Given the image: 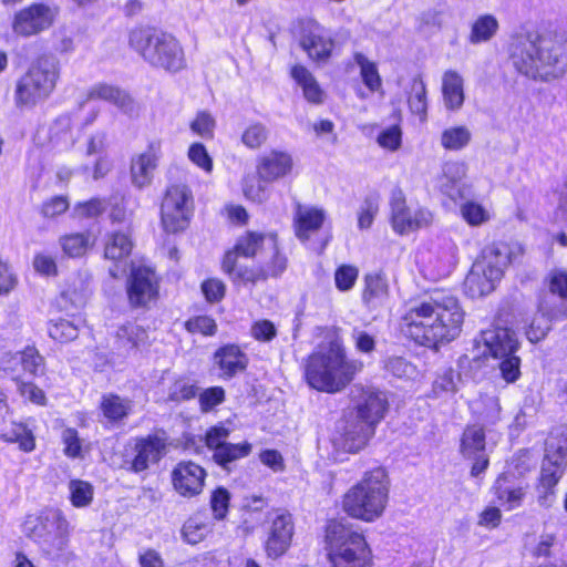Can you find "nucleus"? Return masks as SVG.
<instances>
[{
	"mask_svg": "<svg viewBox=\"0 0 567 567\" xmlns=\"http://www.w3.org/2000/svg\"><path fill=\"white\" fill-rule=\"evenodd\" d=\"M464 317L456 297L434 292L411 305L403 320L409 336L416 343L439 349L460 337Z\"/></svg>",
	"mask_w": 567,
	"mask_h": 567,
	"instance_id": "obj_1",
	"label": "nucleus"
},
{
	"mask_svg": "<svg viewBox=\"0 0 567 567\" xmlns=\"http://www.w3.org/2000/svg\"><path fill=\"white\" fill-rule=\"evenodd\" d=\"M508 54L520 74L533 80L549 81L567 69V38L553 32L519 33L512 38Z\"/></svg>",
	"mask_w": 567,
	"mask_h": 567,
	"instance_id": "obj_2",
	"label": "nucleus"
},
{
	"mask_svg": "<svg viewBox=\"0 0 567 567\" xmlns=\"http://www.w3.org/2000/svg\"><path fill=\"white\" fill-rule=\"evenodd\" d=\"M523 255L524 248L516 243L493 241L485 245L465 278L466 292L472 298L489 295L511 264Z\"/></svg>",
	"mask_w": 567,
	"mask_h": 567,
	"instance_id": "obj_3",
	"label": "nucleus"
},
{
	"mask_svg": "<svg viewBox=\"0 0 567 567\" xmlns=\"http://www.w3.org/2000/svg\"><path fill=\"white\" fill-rule=\"evenodd\" d=\"M362 367L360 361L348 360L343 349L331 346L309 357L306 379L311 388L334 393L343 390Z\"/></svg>",
	"mask_w": 567,
	"mask_h": 567,
	"instance_id": "obj_4",
	"label": "nucleus"
},
{
	"mask_svg": "<svg viewBox=\"0 0 567 567\" xmlns=\"http://www.w3.org/2000/svg\"><path fill=\"white\" fill-rule=\"evenodd\" d=\"M389 481L384 468L375 467L365 472L343 497V509L353 518L373 522L379 518L386 506Z\"/></svg>",
	"mask_w": 567,
	"mask_h": 567,
	"instance_id": "obj_5",
	"label": "nucleus"
},
{
	"mask_svg": "<svg viewBox=\"0 0 567 567\" xmlns=\"http://www.w3.org/2000/svg\"><path fill=\"white\" fill-rule=\"evenodd\" d=\"M130 45L150 65L171 73L186 68L185 52L172 34L151 28H136L130 33Z\"/></svg>",
	"mask_w": 567,
	"mask_h": 567,
	"instance_id": "obj_6",
	"label": "nucleus"
},
{
	"mask_svg": "<svg viewBox=\"0 0 567 567\" xmlns=\"http://www.w3.org/2000/svg\"><path fill=\"white\" fill-rule=\"evenodd\" d=\"M60 78V65L52 55L39 56L17 81L14 103L18 107L34 106L54 91Z\"/></svg>",
	"mask_w": 567,
	"mask_h": 567,
	"instance_id": "obj_7",
	"label": "nucleus"
},
{
	"mask_svg": "<svg viewBox=\"0 0 567 567\" xmlns=\"http://www.w3.org/2000/svg\"><path fill=\"white\" fill-rule=\"evenodd\" d=\"M326 539L333 567H370L371 550L364 537L341 522L327 526Z\"/></svg>",
	"mask_w": 567,
	"mask_h": 567,
	"instance_id": "obj_8",
	"label": "nucleus"
},
{
	"mask_svg": "<svg viewBox=\"0 0 567 567\" xmlns=\"http://www.w3.org/2000/svg\"><path fill=\"white\" fill-rule=\"evenodd\" d=\"M566 457L567 437L550 436L546 441L545 457L537 485V502L543 507H549L554 503L555 486L564 474Z\"/></svg>",
	"mask_w": 567,
	"mask_h": 567,
	"instance_id": "obj_9",
	"label": "nucleus"
},
{
	"mask_svg": "<svg viewBox=\"0 0 567 567\" xmlns=\"http://www.w3.org/2000/svg\"><path fill=\"white\" fill-rule=\"evenodd\" d=\"M192 207L193 196L186 185L169 186L161 206L164 229L173 234L184 230L188 225Z\"/></svg>",
	"mask_w": 567,
	"mask_h": 567,
	"instance_id": "obj_10",
	"label": "nucleus"
},
{
	"mask_svg": "<svg viewBox=\"0 0 567 567\" xmlns=\"http://www.w3.org/2000/svg\"><path fill=\"white\" fill-rule=\"evenodd\" d=\"M390 207L392 228L399 235L429 227L433 223L431 210L426 207L408 205L405 195L400 188L392 190Z\"/></svg>",
	"mask_w": 567,
	"mask_h": 567,
	"instance_id": "obj_11",
	"label": "nucleus"
},
{
	"mask_svg": "<svg viewBox=\"0 0 567 567\" xmlns=\"http://www.w3.org/2000/svg\"><path fill=\"white\" fill-rule=\"evenodd\" d=\"M474 342L476 351L473 355L474 362H478L481 357L495 360L504 358V355H509L512 352H517L519 348L516 333L505 327H492L483 330Z\"/></svg>",
	"mask_w": 567,
	"mask_h": 567,
	"instance_id": "obj_12",
	"label": "nucleus"
},
{
	"mask_svg": "<svg viewBox=\"0 0 567 567\" xmlns=\"http://www.w3.org/2000/svg\"><path fill=\"white\" fill-rule=\"evenodd\" d=\"M337 45L336 39L320 23L308 20L300 37V47L308 58L315 62H328Z\"/></svg>",
	"mask_w": 567,
	"mask_h": 567,
	"instance_id": "obj_13",
	"label": "nucleus"
},
{
	"mask_svg": "<svg viewBox=\"0 0 567 567\" xmlns=\"http://www.w3.org/2000/svg\"><path fill=\"white\" fill-rule=\"evenodd\" d=\"M352 395L354 414L351 416L375 427L384 417L388 409L384 393L374 388L355 385Z\"/></svg>",
	"mask_w": 567,
	"mask_h": 567,
	"instance_id": "obj_14",
	"label": "nucleus"
},
{
	"mask_svg": "<svg viewBox=\"0 0 567 567\" xmlns=\"http://www.w3.org/2000/svg\"><path fill=\"white\" fill-rule=\"evenodd\" d=\"M55 11L43 3H33L16 13L12 29L21 37L38 34L51 27Z\"/></svg>",
	"mask_w": 567,
	"mask_h": 567,
	"instance_id": "obj_15",
	"label": "nucleus"
},
{
	"mask_svg": "<svg viewBox=\"0 0 567 567\" xmlns=\"http://www.w3.org/2000/svg\"><path fill=\"white\" fill-rule=\"evenodd\" d=\"M161 157L162 143L158 140L151 141L143 152L132 156L130 173L135 187L142 189L153 183Z\"/></svg>",
	"mask_w": 567,
	"mask_h": 567,
	"instance_id": "obj_16",
	"label": "nucleus"
},
{
	"mask_svg": "<svg viewBox=\"0 0 567 567\" xmlns=\"http://www.w3.org/2000/svg\"><path fill=\"white\" fill-rule=\"evenodd\" d=\"M158 279L155 271L145 266L133 267L128 279L127 295L132 306L141 307L156 298Z\"/></svg>",
	"mask_w": 567,
	"mask_h": 567,
	"instance_id": "obj_17",
	"label": "nucleus"
},
{
	"mask_svg": "<svg viewBox=\"0 0 567 567\" xmlns=\"http://www.w3.org/2000/svg\"><path fill=\"white\" fill-rule=\"evenodd\" d=\"M485 431L477 424L468 425L461 439V453L464 457L473 460L471 475L477 477L489 464L488 456L485 453Z\"/></svg>",
	"mask_w": 567,
	"mask_h": 567,
	"instance_id": "obj_18",
	"label": "nucleus"
},
{
	"mask_svg": "<svg viewBox=\"0 0 567 567\" xmlns=\"http://www.w3.org/2000/svg\"><path fill=\"white\" fill-rule=\"evenodd\" d=\"M468 166L463 161H447L442 166V176L440 177V190L453 202L466 198L471 195V185L464 179L467 175Z\"/></svg>",
	"mask_w": 567,
	"mask_h": 567,
	"instance_id": "obj_19",
	"label": "nucleus"
},
{
	"mask_svg": "<svg viewBox=\"0 0 567 567\" xmlns=\"http://www.w3.org/2000/svg\"><path fill=\"white\" fill-rule=\"evenodd\" d=\"M205 478L206 471L190 461L179 462L172 471L174 489L183 497H194L200 494Z\"/></svg>",
	"mask_w": 567,
	"mask_h": 567,
	"instance_id": "obj_20",
	"label": "nucleus"
},
{
	"mask_svg": "<svg viewBox=\"0 0 567 567\" xmlns=\"http://www.w3.org/2000/svg\"><path fill=\"white\" fill-rule=\"evenodd\" d=\"M374 433V426L351 416L346 421L339 436L334 439V445L344 452L358 453L365 447Z\"/></svg>",
	"mask_w": 567,
	"mask_h": 567,
	"instance_id": "obj_21",
	"label": "nucleus"
},
{
	"mask_svg": "<svg viewBox=\"0 0 567 567\" xmlns=\"http://www.w3.org/2000/svg\"><path fill=\"white\" fill-rule=\"evenodd\" d=\"M293 159L288 152L271 150L258 158L257 174L264 182H275L290 174Z\"/></svg>",
	"mask_w": 567,
	"mask_h": 567,
	"instance_id": "obj_22",
	"label": "nucleus"
},
{
	"mask_svg": "<svg viewBox=\"0 0 567 567\" xmlns=\"http://www.w3.org/2000/svg\"><path fill=\"white\" fill-rule=\"evenodd\" d=\"M293 533L290 514L278 513L271 519L266 549L270 557L282 555L288 548Z\"/></svg>",
	"mask_w": 567,
	"mask_h": 567,
	"instance_id": "obj_23",
	"label": "nucleus"
},
{
	"mask_svg": "<svg viewBox=\"0 0 567 567\" xmlns=\"http://www.w3.org/2000/svg\"><path fill=\"white\" fill-rule=\"evenodd\" d=\"M86 100H102L114 104L122 112L132 115L135 112V103L132 96L121 87L99 82L90 87Z\"/></svg>",
	"mask_w": 567,
	"mask_h": 567,
	"instance_id": "obj_24",
	"label": "nucleus"
},
{
	"mask_svg": "<svg viewBox=\"0 0 567 567\" xmlns=\"http://www.w3.org/2000/svg\"><path fill=\"white\" fill-rule=\"evenodd\" d=\"M326 219V212L315 206L298 204L295 212V231L301 241L308 240L322 226Z\"/></svg>",
	"mask_w": 567,
	"mask_h": 567,
	"instance_id": "obj_25",
	"label": "nucleus"
},
{
	"mask_svg": "<svg viewBox=\"0 0 567 567\" xmlns=\"http://www.w3.org/2000/svg\"><path fill=\"white\" fill-rule=\"evenodd\" d=\"M164 440L157 436L141 439L135 444L136 455L131 463V470L138 473L148 468L150 464L161 460L165 451Z\"/></svg>",
	"mask_w": 567,
	"mask_h": 567,
	"instance_id": "obj_26",
	"label": "nucleus"
},
{
	"mask_svg": "<svg viewBox=\"0 0 567 567\" xmlns=\"http://www.w3.org/2000/svg\"><path fill=\"white\" fill-rule=\"evenodd\" d=\"M223 268L237 285L256 286L268 279L260 266L248 267L237 264L233 252L225 256Z\"/></svg>",
	"mask_w": 567,
	"mask_h": 567,
	"instance_id": "obj_27",
	"label": "nucleus"
},
{
	"mask_svg": "<svg viewBox=\"0 0 567 567\" xmlns=\"http://www.w3.org/2000/svg\"><path fill=\"white\" fill-rule=\"evenodd\" d=\"M389 298V286L381 274H368L364 277L362 301L369 310L383 307Z\"/></svg>",
	"mask_w": 567,
	"mask_h": 567,
	"instance_id": "obj_28",
	"label": "nucleus"
},
{
	"mask_svg": "<svg viewBox=\"0 0 567 567\" xmlns=\"http://www.w3.org/2000/svg\"><path fill=\"white\" fill-rule=\"evenodd\" d=\"M265 244V251L258 257V266L267 278H277L287 268V257L279 250L276 237H269Z\"/></svg>",
	"mask_w": 567,
	"mask_h": 567,
	"instance_id": "obj_29",
	"label": "nucleus"
},
{
	"mask_svg": "<svg viewBox=\"0 0 567 567\" xmlns=\"http://www.w3.org/2000/svg\"><path fill=\"white\" fill-rule=\"evenodd\" d=\"M215 360L224 378H233L247 367V357L237 346H225L216 351Z\"/></svg>",
	"mask_w": 567,
	"mask_h": 567,
	"instance_id": "obj_30",
	"label": "nucleus"
},
{
	"mask_svg": "<svg viewBox=\"0 0 567 567\" xmlns=\"http://www.w3.org/2000/svg\"><path fill=\"white\" fill-rule=\"evenodd\" d=\"M442 94L449 110H458L464 103L463 78L453 70L444 72L442 78Z\"/></svg>",
	"mask_w": 567,
	"mask_h": 567,
	"instance_id": "obj_31",
	"label": "nucleus"
},
{
	"mask_svg": "<svg viewBox=\"0 0 567 567\" xmlns=\"http://www.w3.org/2000/svg\"><path fill=\"white\" fill-rule=\"evenodd\" d=\"M291 78L301 86L305 99L312 104H321L324 100V92L320 87L313 74L303 65L297 64L291 68Z\"/></svg>",
	"mask_w": 567,
	"mask_h": 567,
	"instance_id": "obj_32",
	"label": "nucleus"
},
{
	"mask_svg": "<svg viewBox=\"0 0 567 567\" xmlns=\"http://www.w3.org/2000/svg\"><path fill=\"white\" fill-rule=\"evenodd\" d=\"M499 23L495 16L485 13L478 16L471 25L468 41L472 44L488 42L498 32Z\"/></svg>",
	"mask_w": 567,
	"mask_h": 567,
	"instance_id": "obj_33",
	"label": "nucleus"
},
{
	"mask_svg": "<svg viewBox=\"0 0 567 567\" xmlns=\"http://www.w3.org/2000/svg\"><path fill=\"white\" fill-rule=\"evenodd\" d=\"M557 310L548 305L547 300H544L538 312L534 316L529 328L526 332L527 338L530 342H538L546 337L550 330V322L553 319H560L561 317H553L551 311Z\"/></svg>",
	"mask_w": 567,
	"mask_h": 567,
	"instance_id": "obj_34",
	"label": "nucleus"
},
{
	"mask_svg": "<svg viewBox=\"0 0 567 567\" xmlns=\"http://www.w3.org/2000/svg\"><path fill=\"white\" fill-rule=\"evenodd\" d=\"M100 408L110 422H118L131 413L132 402L117 394H106L102 396Z\"/></svg>",
	"mask_w": 567,
	"mask_h": 567,
	"instance_id": "obj_35",
	"label": "nucleus"
},
{
	"mask_svg": "<svg viewBox=\"0 0 567 567\" xmlns=\"http://www.w3.org/2000/svg\"><path fill=\"white\" fill-rule=\"evenodd\" d=\"M133 248L131 237L126 233H112L107 236L104 246V257L118 261L130 256Z\"/></svg>",
	"mask_w": 567,
	"mask_h": 567,
	"instance_id": "obj_36",
	"label": "nucleus"
},
{
	"mask_svg": "<svg viewBox=\"0 0 567 567\" xmlns=\"http://www.w3.org/2000/svg\"><path fill=\"white\" fill-rule=\"evenodd\" d=\"M251 451L252 445L247 441L238 444L226 443L214 452L213 458L225 470H230L231 463L248 456Z\"/></svg>",
	"mask_w": 567,
	"mask_h": 567,
	"instance_id": "obj_37",
	"label": "nucleus"
},
{
	"mask_svg": "<svg viewBox=\"0 0 567 567\" xmlns=\"http://www.w3.org/2000/svg\"><path fill=\"white\" fill-rule=\"evenodd\" d=\"M548 288L560 298V305L551 311L553 317H567V270L555 269L548 276Z\"/></svg>",
	"mask_w": 567,
	"mask_h": 567,
	"instance_id": "obj_38",
	"label": "nucleus"
},
{
	"mask_svg": "<svg viewBox=\"0 0 567 567\" xmlns=\"http://www.w3.org/2000/svg\"><path fill=\"white\" fill-rule=\"evenodd\" d=\"M269 237L254 231L241 236L235 246V251H231L235 255V259H237V256L258 258L260 252L265 251V243Z\"/></svg>",
	"mask_w": 567,
	"mask_h": 567,
	"instance_id": "obj_39",
	"label": "nucleus"
},
{
	"mask_svg": "<svg viewBox=\"0 0 567 567\" xmlns=\"http://www.w3.org/2000/svg\"><path fill=\"white\" fill-rule=\"evenodd\" d=\"M1 439L9 443H18L23 452H32L35 449V439L30 429L22 423H12L4 430Z\"/></svg>",
	"mask_w": 567,
	"mask_h": 567,
	"instance_id": "obj_40",
	"label": "nucleus"
},
{
	"mask_svg": "<svg viewBox=\"0 0 567 567\" xmlns=\"http://www.w3.org/2000/svg\"><path fill=\"white\" fill-rule=\"evenodd\" d=\"M353 60L360 68V75L364 85L372 92L379 91L382 86V80L377 64L361 52H355Z\"/></svg>",
	"mask_w": 567,
	"mask_h": 567,
	"instance_id": "obj_41",
	"label": "nucleus"
},
{
	"mask_svg": "<svg viewBox=\"0 0 567 567\" xmlns=\"http://www.w3.org/2000/svg\"><path fill=\"white\" fill-rule=\"evenodd\" d=\"M29 524H32V527H30L28 532L29 537L40 545L41 539H44L48 534L51 533L52 528L65 525V519H63L60 514L54 513L52 516H41L27 522V525Z\"/></svg>",
	"mask_w": 567,
	"mask_h": 567,
	"instance_id": "obj_42",
	"label": "nucleus"
},
{
	"mask_svg": "<svg viewBox=\"0 0 567 567\" xmlns=\"http://www.w3.org/2000/svg\"><path fill=\"white\" fill-rule=\"evenodd\" d=\"M472 140L471 131L464 126H453L441 134V145L447 151H460L466 147Z\"/></svg>",
	"mask_w": 567,
	"mask_h": 567,
	"instance_id": "obj_43",
	"label": "nucleus"
},
{
	"mask_svg": "<svg viewBox=\"0 0 567 567\" xmlns=\"http://www.w3.org/2000/svg\"><path fill=\"white\" fill-rule=\"evenodd\" d=\"M66 526L68 524L65 523L61 527L52 528L51 533L44 539H41L39 546L47 556L56 558L64 551L68 544Z\"/></svg>",
	"mask_w": 567,
	"mask_h": 567,
	"instance_id": "obj_44",
	"label": "nucleus"
},
{
	"mask_svg": "<svg viewBox=\"0 0 567 567\" xmlns=\"http://www.w3.org/2000/svg\"><path fill=\"white\" fill-rule=\"evenodd\" d=\"M116 338L120 347L128 351L143 344L147 333L142 327L127 323L118 328Z\"/></svg>",
	"mask_w": 567,
	"mask_h": 567,
	"instance_id": "obj_45",
	"label": "nucleus"
},
{
	"mask_svg": "<svg viewBox=\"0 0 567 567\" xmlns=\"http://www.w3.org/2000/svg\"><path fill=\"white\" fill-rule=\"evenodd\" d=\"M198 388L195 382L187 377L175 378L167 388V400L179 403L196 396Z\"/></svg>",
	"mask_w": 567,
	"mask_h": 567,
	"instance_id": "obj_46",
	"label": "nucleus"
},
{
	"mask_svg": "<svg viewBox=\"0 0 567 567\" xmlns=\"http://www.w3.org/2000/svg\"><path fill=\"white\" fill-rule=\"evenodd\" d=\"M62 250L69 257L75 258L83 256L91 246L89 234L75 233L60 238Z\"/></svg>",
	"mask_w": 567,
	"mask_h": 567,
	"instance_id": "obj_47",
	"label": "nucleus"
},
{
	"mask_svg": "<svg viewBox=\"0 0 567 567\" xmlns=\"http://www.w3.org/2000/svg\"><path fill=\"white\" fill-rule=\"evenodd\" d=\"M70 501L74 507H86L93 501V486L81 480H72L69 483Z\"/></svg>",
	"mask_w": 567,
	"mask_h": 567,
	"instance_id": "obj_48",
	"label": "nucleus"
},
{
	"mask_svg": "<svg viewBox=\"0 0 567 567\" xmlns=\"http://www.w3.org/2000/svg\"><path fill=\"white\" fill-rule=\"evenodd\" d=\"M19 360H22V370L33 377L44 372V358L33 347H27L19 352Z\"/></svg>",
	"mask_w": 567,
	"mask_h": 567,
	"instance_id": "obj_49",
	"label": "nucleus"
},
{
	"mask_svg": "<svg viewBox=\"0 0 567 567\" xmlns=\"http://www.w3.org/2000/svg\"><path fill=\"white\" fill-rule=\"evenodd\" d=\"M268 135V128L264 124L256 122L245 128L241 134V142L246 147L257 150L266 143Z\"/></svg>",
	"mask_w": 567,
	"mask_h": 567,
	"instance_id": "obj_50",
	"label": "nucleus"
},
{
	"mask_svg": "<svg viewBox=\"0 0 567 567\" xmlns=\"http://www.w3.org/2000/svg\"><path fill=\"white\" fill-rule=\"evenodd\" d=\"M409 106L411 111L419 115H425L427 110L426 86L422 79L415 78L411 84L409 96Z\"/></svg>",
	"mask_w": 567,
	"mask_h": 567,
	"instance_id": "obj_51",
	"label": "nucleus"
},
{
	"mask_svg": "<svg viewBox=\"0 0 567 567\" xmlns=\"http://www.w3.org/2000/svg\"><path fill=\"white\" fill-rule=\"evenodd\" d=\"M460 210L464 220L471 226H481L488 221L491 218L487 209L473 200H466L463 203L460 207Z\"/></svg>",
	"mask_w": 567,
	"mask_h": 567,
	"instance_id": "obj_52",
	"label": "nucleus"
},
{
	"mask_svg": "<svg viewBox=\"0 0 567 567\" xmlns=\"http://www.w3.org/2000/svg\"><path fill=\"white\" fill-rule=\"evenodd\" d=\"M498 361V369L502 379L506 383H514L520 377V358L516 355V352H512L509 355L496 359Z\"/></svg>",
	"mask_w": 567,
	"mask_h": 567,
	"instance_id": "obj_53",
	"label": "nucleus"
},
{
	"mask_svg": "<svg viewBox=\"0 0 567 567\" xmlns=\"http://www.w3.org/2000/svg\"><path fill=\"white\" fill-rule=\"evenodd\" d=\"M189 127L196 135L206 140H212L214 137L216 120L209 112L200 111L196 114Z\"/></svg>",
	"mask_w": 567,
	"mask_h": 567,
	"instance_id": "obj_54",
	"label": "nucleus"
},
{
	"mask_svg": "<svg viewBox=\"0 0 567 567\" xmlns=\"http://www.w3.org/2000/svg\"><path fill=\"white\" fill-rule=\"evenodd\" d=\"M458 374L452 368H445L439 372L433 382V392L435 395L442 393H454L457 391Z\"/></svg>",
	"mask_w": 567,
	"mask_h": 567,
	"instance_id": "obj_55",
	"label": "nucleus"
},
{
	"mask_svg": "<svg viewBox=\"0 0 567 567\" xmlns=\"http://www.w3.org/2000/svg\"><path fill=\"white\" fill-rule=\"evenodd\" d=\"M359 270L354 266L351 265H342L339 268H337L334 272V282L336 287L340 291H348L350 290L357 279H358Z\"/></svg>",
	"mask_w": 567,
	"mask_h": 567,
	"instance_id": "obj_56",
	"label": "nucleus"
},
{
	"mask_svg": "<svg viewBox=\"0 0 567 567\" xmlns=\"http://www.w3.org/2000/svg\"><path fill=\"white\" fill-rule=\"evenodd\" d=\"M185 327L190 333H200L203 336H214L217 330L215 320L208 316L190 318L185 322Z\"/></svg>",
	"mask_w": 567,
	"mask_h": 567,
	"instance_id": "obj_57",
	"label": "nucleus"
},
{
	"mask_svg": "<svg viewBox=\"0 0 567 567\" xmlns=\"http://www.w3.org/2000/svg\"><path fill=\"white\" fill-rule=\"evenodd\" d=\"M525 489L523 487H502L501 485L496 487V496L497 499L503 504L506 505L508 509H513L518 507L524 497H525Z\"/></svg>",
	"mask_w": 567,
	"mask_h": 567,
	"instance_id": "obj_58",
	"label": "nucleus"
},
{
	"mask_svg": "<svg viewBox=\"0 0 567 567\" xmlns=\"http://www.w3.org/2000/svg\"><path fill=\"white\" fill-rule=\"evenodd\" d=\"M49 334L56 341L68 342L78 337V329L69 320H60L49 327Z\"/></svg>",
	"mask_w": 567,
	"mask_h": 567,
	"instance_id": "obj_59",
	"label": "nucleus"
},
{
	"mask_svg": "<svg viewBox=\"0 0 567 567\" xmlns=\"http://www.w3.org/2000/svg\"><path fill=\"white\" fill-rule=\"evenodd\" d=\"M188 158L196 166L210 173L213 171V158L202 143H193L188 148Z\"/></svg>",
	"mask_w": 567,
	"mask_h": 567,
	"instance_id": "obj_60",
	"label": "nucleus"
},
{
	"mask_svg": "<svg viewBox=\"0 0 567 567\" xmlns=\"http://www.w3.org/2000/svg\"><path fill=\"white\" fill-rule=\"evenodd\" d=\"M378 144L389 151H396L401 146L402 131L399 125H392L383 130L377 138Z\"/></svg>",
	"mask_w": 567,
	"mask_h": 567,
	"instance_id": "obj_61",
	"label": "nucleus"
},
{
	"mask_svg": "<svg viewBox=\"0 0 567 567\" xmlns=\"http://www.w3.org/2000/svg\"><path fill=\"white\" fill-rule=\"evenodd\" d=\"M225 400V390L221 386H212L203 391L199 396V405L203 412H208Z\"/></svg>",
	"mask_w": 567,
	"mask_h": 567,
	"instance_id": "obj_62",
	"label": "nucleus"
},
{
	"mask_svg": "<svg viewBox=\"0 0 567 567\" xmlns=\"http://www.w3.org/2000/svg\"><path fill=\"white\" fill-rule=\"evenodd\" d=\"M229 492L224 487L215 489L210 497V506L215 518L223 519L228 511Z\"/></svg>",
	"mask_w": 567,
	"mask_h": 567,
	"instance_id": "obj_63",
	"label": "nucleus"
},
{
	"mask_svg": "<svg viewBox=\"0 0 567 567\" xmlns=\"http://www.w3.org/2000/svg\"><path fill=\"white\" fill-rule=\"evenodd\" d=\"M202 291L209 302L220 301L226 291L225 284L216 278H210L202 284Z\"/></svg>",
	"mask_w": 567,
	"mask_h": 567,
	"instance_id": "obj_64",
	"label": "nucleus"
}]
</instances>
